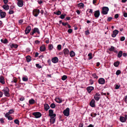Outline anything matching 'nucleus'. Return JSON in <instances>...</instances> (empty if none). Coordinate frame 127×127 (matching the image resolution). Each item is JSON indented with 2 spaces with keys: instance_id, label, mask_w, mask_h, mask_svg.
<instances>
[{
  "instance_id": "1",
  "label": "nucleus",
  "mask_w": 127,
  "mask_h": 127,
  "mask_svg": "<svg viewBox=\"0 0 127 127\" xmlns=\"http://www.w3.org/2000/svg\"><path fill=\"white\" fill-rule=\"evenodd\" d=\"M2 91L4 92V94L6 96L9 97V89L8 88L6 87L4 88L2 90Z\"/></svg>"
},
{
  "instance_id": "2",
  "label": "nucleus",
  "mask_w": 127,
  "mask_h": 127,
  "mask_svg": "<svg viewBox=\"0 0 127 127\" xmlns=\"http://www.w3.org/2000/svg\"><path fill=\"white\" fill-rule=\"evenodd\" d=\"M109 10V9L108 7H103L102 8L101 13L103 14H107Z\"/></svg>"
},
{
  "instance_id": "3",
  "label": "nucleus",
  "mask_w": 127,
  "mask_h": 127,
  "mask_svg": "<svg viewBox=\"0 0 127 127\" xmlns=\"http://www.w3.org/2000/svg\"><path fill=\"white\" fill-rule=\"evenodd\" d=\"M32 32H30V34L31 35H33L34 33L37 32L38 34H39L40 33L39 29L37 28H35L33 29L32 30Z\"/></svg>"
},
{
  "instance_id": "4",
  "label": "nucleus",
  "mask_w": 127,
  "mask_h": 127,
  "mask_svg": "<svg viewBox=\"0 0 127 127\" xmlns=\"http://www.w3.org/2000/svg\"><path fill=\"white\" fill-rule=\"evenodd\" d=\"M40 12V10L38 9H34L33 11V14L34 16L37 17Z\"/></svg>"
},
{
  "instance_id": "5",
  "label": "nucleus",
  "mask_w": 127,
  "mask_h": 127,
  "mask_svg": "<svg viewBox=\"0 0 127 127\" xmlns=\"http://www.w3.org/2000/svg\"><path fill=\"white\" fill-rule=\"evenodd\" d=\"M63 113L65 116H68L69 115V108H67L65 110H64Z\"/></svg>"
},
{
  "instance_id": "6",
  "label": "nucleus",
  "mask_w": 127,
  "mask_h": 127,
  "mask_svg": "<svg viewBox=\"0 0 127 127\" xmlns=\"http://www.w3.org/2000/svg\"><path fill=\"white\" fill-rule=\"evenodd\" d=\"M100 95L99 93H96L94 95V98L96 100L98 101L100 98Z\"/></svg>"
},
{
  "instance_id": "7",
  "label": "nucleus",
  "mask_w": 127,
  "mask_h": 127,
  "mask_svg": "<svg viewBox=\"0 0 127 127\" xmlns=\"http://www.w3.org/2000/svg\"><path fill=\"white\" fill-rule=\"evenodd\" d=\"M33 115L36 118H38L40 117L41 116V113L39 112H36L33 113Z\"/></svg>"
},
{
  "instance_id": "8",
  "label": "nucleus",
  "mask_w": 127,
  "mask_h": 127,
  "mask_svg": "<svg viewBox=\"0 0 127 127\" xmlns=\"http://www.w3.org/2000/svg\"><path fill=\"white\" fill-rule=\"evenodd\" d=\"M119 31L117 30H115L113 31V33L112 34V36L113 37H115L116 35L118 34Z\"/></svg>"
},
{
  "instance_id": "9",
  "label": "nucleus",
  "mask_w": 127,
  "mask_h": 127,
  "mask_svg": "<svg viewBox=\"0 0 127 127\" xmlns=\"http://www.w3.org/2000/svg\"><path fill=\"white\" fill-rule=\"evenodd\" d=\"M94 16L95 17L97 18L99 17L100 14V12L99 10L94 11Z\"/></svg>"
},
{
  "instance_id": "10",
  "label": "nucleus",
  "mask_w": 127,
  "mask_h": 127,
  "mask_svg": "<svg viewBox=\"0 0 127 127\" xmlns=\"http://www.w3.org/2000/svg\"><path fill=\"white\" fill-rule=\"evenodd\" d=\"M31 27L30 26H28L26 28L25 32L26 34H27L29 33L31 30Z\"/></svg>"
},
{
  "instance_id": "11",
  "label": "nucleus",
  "mask_w": 127,
  "mask_h": 127,
  "mask_svg": "<svg viewBox=\"0 0 127 127\" xmlns=\"http://www.w3.org/2000/svg\"><path fill=\"white\" fill-rule=\"evenodd\" d=\"M17 5L20 7H22L23 5V1L22 0H17Z\"/></svg>"
},
{
  "instance_id": "12",
  "label": "nucleus",
  "mask_w": 127,
  "mask_h": 127,
  "mask_svg": "<svg viewBox=\"0 0 127 127\" xmlns=\"http://www.w3.org/2000/svg\"><path fill=\"white\" fill-rule=\"evenodd\" d=\"M98 81L99 84H103L105 83V79L102 78H100L99 79Z\"/></svg>"
},
{
  "instance_id": "13",
  "label": "nucleus",
  "mask_w": 127,
  "mask_h": 127,
  "mask_svg": "<svg viewBox=\"0 0 127 127\" xmlns=\"http://www.w3.org/2000/svg\"><path fill=\"white\" fill-rule=\"evenodd\" d=\"M95 102L94 99H92L90 103V106L93 107H95Z\"/></svg>"
},
{
  "instance_id": "14",
  "label": "nucleus",
  "mask_w": 127,
  "mask_h": 127,
  "mask_svg": "<svg viewBox=\"0 0 127 127\" xmlns=\"http://www.w3.org/2000/svg\"><path fill=\"white\" fill-rule=\"evenodd\" d=\"M51 60L52 62L54 63H56L58 62V59L57 57H55L53 58Z\"/></svg>"
},
{
  "instance_id": "15",
  "label": "nucleus",
  "mask_w": 127,
  "mask_h": 127,
  "mask_svg": "<svg viewBox=\"0 0 127 127\" xmlns=\"http://www.w3.org/2000/svg\"><path fill=\"white\" fill-rule=\"evenodd\" d=\"M94 89V88L92 86H89L87 87V90L88 93H90L91 91Z\"/></svg>"
},
{
  "instance_id": "16",
  "label": "nucleus",
  "mask_w": 127,
  "mask_h": 127,
  "mask_svg": "<svg viewBox=\"0 0 127 127\" xmlns=\"http://www.w3.org/2000/svg\"><path fill=\"white\" fill-rule=\"evenodd\" d=\"M63 52L65 55L67 56L69 53V51L67 48L64 49L63 50Z\"/></svg>"
},
{
  "instance_id": "17",
  "label": "nucleus",
  "mask_w": 127,
  "mask_h": 127,
  "mask_svg": "<svg viewBox=\"0 0 127 127\" xmlns=\"http://www.w3.org/2000/svg\"><path fill=\"white\" fill-rule=\"evenodd\" d=\"M2 7L5 10H8L9 8V6L6 4L3 5Z\"/></svg>"
},
{
  "instance_id": "18",
  "label": "nucleus",
  "mask_w": 127,
  "mask_h": 127,
  "mask_svg": "<svg viewBox=\"0 0 127 127\" xmlns=\"http://www.w3.org/2000/svg\"><path fill=\"white\" fill-rule=\"evenodd\" d=\"M44 109L46 111H47L50 108V107L47 104H45L44 105Z\"/></svg>"
},
{
  "instance_id": "19",
  "label": "nucleus",
  "mask_w": 127,
  "mask_h": 127,
  "mask_svg": "<svg viewBox=\"0 0 127 127\" xmlns=\"http://www.w3.org/2000/svg\"><path fill=\"white\" fill-rule=\"evenodd\" d=\"M6 15V13L5 12L2 11L0 13V16L1 18H4Z\"/></svg>"
},
{
  "instance_id": "20",
  "label": "nucleus",
  "mask_w": 127,
  "mask_h": 127,
  "mask_svg": "<svg viewBox=\"0 0 127 127\" xmlns=\"http://www.w3.org/2000/svg\"><path fill=\"white\" fill-rule=\"evenodd\" d=\"M10 46L11 48H16L18 47V45L16 44H12L10 45Z\"/></svg>"
},
{
  "instance_id": "21",
  "label": "nucleus",
  "mask_w": 127,
  "mask_h": 127,
  "mask_svg": "<svg viewBox=\"0 0 127 127\" xmlns=\"http://www.w3.org/2000/svg\"><path fill=\"white\" fill-rule=\"evenodd\" d=\"M120 121L122 122H124L126 121V119H125V117L122 116L120 117Z\"/></svg>"
},
{
  "instance_id": "22",
  "label": "nucleus",
  "mask_w": 127,
  "mask_h": 127,
  "mask_svg": "<svg viewBox=\"0 0 127 127\" xmlns=\"http://www.w3.org/2000/svg\"><path fill=\"white\" fill-rule=\"evenodd\" d=\"M0 82L3 84L5 83L4 78L2 76L0 77Z\"/></svg>"
},
{
  "instance_id": "23",
  "label": "nucleus",
  "mask_w": 127,
  "mask_h": 127,
  "mask_svg": "<svg viewBox=\"0 0 127 127\" xmlns=\"http://www.w3.org/2000/svg\"><path fill=\"white\" fill-rule=\"evenodd\" d=\"M40 49L41 51H44L46 50L45 47L44 46H40Z\"/></svg>"
},
{
  "instance_id": "24",
  "label": "nucleus",
  "mask_w": 127,
  "mask_h": 127,
  "mask_svg": "<svg viewBox=\"0 0 127 127\" xmlns=\"http://www.w3.org/2000/svg\"><path fill=\"white\" fill-rule=\"evenodd\" d=\"M55 100L58 103H61L62 102V99L59 98H56Z\"/></svg>"
},
{
  "instance_id": "25",
  "label": "nucleus",
  "mask_w": 127,
  "mask_h": 127,
  "mask_svg": "<svg viewBox=\"0 0 127 127\" xmlns=\"http://www.w3.org/2000/svg\"><path fill=\"white\" fill-rule=\"evenodd\" d=\"M56 118H51L50 119V122L52 124H54Z\"/></svg>"
},
{
  "instance_id": "26",
  "label": "nucleus",
  "mask_w": 127,
  "mask_h": 127,
  "mask_svg": "<svg viewBox=\"0 0 127 127\" xmlns=\"http://www.w3.org/2000/svg\"><path fill=\"white\" fill-rule=\"evenodd\" d=\"M54 14L57 15H61V12L60 10H58L57 11H55L54 12Z\"/></svg>"
},
{
  "instance_id": "27",
  "label": "nucleus",
  "mask_w": 127,
  "mask_h": 127,
  "mask_svg": "<svg viewBox=\"0 0 127 127\" xmlns=\"http://www.w3.org/2000/svg\"><path fill=\"white\" fill-rule=\"evenodd\" d=\"M70 55L71 57H72L75 56V53L73 51H71L70 53Z\"/></svg>"
},
{
  "instance_id": "28",
  "label": "nucleus",
  "mask_w": 127,
  "mask_h": 127,
  "mask_svg": "<svg viewBox=\"0 0 127 127\" xmlns=\"http://www.w3.org/2000/svg\"><path fill=\"white\" fill-rule=\"evenodd\" d=\"M120 63V62L117 61L114 63V65L116 67H117L118 66Z\"/></svg>"
},
{
  "instance_id": "29",
  "label": "nucleus",
  "mask_w": 127,
  "mask_h": 127,
  "mask_svg": "<svg viewBox=\"0 0 127 127\" xmlns=\"http://www.w3.org/2000/svg\"><path fill=\"white\" fill-rule=\"evenodd\" d=\"M123 54V51H120L119 52L118 55L117 57H118L120 58L121 57L122 55Z\"/></svg>"
},
{
  "instance_id": "30",
  "label": "nucleus",
  "mask_w": 127,
  "mask_h": 127,
  "mask_svg": "<svg viewBox=\"0 0 127 127\" xmlns=\"http://www.w3.org/2000/svg\"><path fill=\"white\" fill-rule=\"evenodd\" d=\"M84 4L83 3H81L78 4V6L80 8H83L84 7Z\"/></svg>"
},
{
  "instance_id": "31",
  "label": "nucleus",
  "mask_w": 127,
  "mask_h": 127,
  "mask_svg": "<svg viewBox=\"0 0 127 127\" xmlns=\"http://www.w3.org/2000/svg\"><path fill=\"white\" fill-rule=\"evenodd\" d=\"M29 102L30 104H33L35 102V101L33 99H30L29 101Z\"/></svg>"
},
{
  "instance_id": "32",
  "label": "nucleus",
  "mask_w": 127,
  "mask_h": 127,
  "mask_svg": "<svg viewBox=\"0 0 127 127\" xmlns=\"http://www.w3.org/2000/svg\"><path fill=\"white\" fill-rule=\"evenodd\" d=\"M31 57L29 56H27L26 57V59L27 62H30L31 61Z\"/></svg>"
},
{
  "instance_id": "33",
  "label": "nucleus",
  "mask_w": 127,
  "mask_h": 127,
  "mask_svg": "<svg viewBox=\"0 0 127 127\" xmlns=\"http://www.w3.org/2000/svg\"><path fill=\"white\" fill-rule=\"evenodd\" d=\"M53 111L52 109H50L49 110V116H52V114H53Z\"/></svg>"
},
{
  "instance_id": "34",
  "label": "nucleus",
  "mask_w": 127,
  "mask_h": 127,
  "mask_svg": "<svg viewBox=\"0 0 127 127\" xmlns=\"http://www.w3.org/2000/svg\"><path fill=\"white\" fill-rule=\"evenodd\" d=\"M66 15L64 13H63L59 17L61 19H64L65 17V16H66Z\"/></svg>"
},
{
  "instance_id": "35",
  "label": "nucleus",
  "mask_w": 127,
  "mask_h": 127,
  "mask_svg": "<svg viewBox=\"0 0 127 127\" xmlns=\"http://www.w3.org/2000/svg\"><path fill=\"white\" fill-rule=\"evenodd\" d=\"M53 46L52 44H50L48 45V49L50 50H52L53 48Z\"/></svg>"
},
{
  "instance_id": "36",
  "label": "nucleus",
  "mask_w": 127,
  "mask_h": 127,
  "mask_svg": "<svg viewBox=\"0 0 127 127\" xmlns=\"http://www.w3.org/2000/svg\"><path fill=\"white\" fill-rule=\"evenodd\" d=\"M67 78V77L66 75H64L62 77L61 79L63 80H65Z\"/></svg>"
},
{
  "instance_id": "37",
  "label": "nucleus",
  "mask_w": 127,
  "mask_h": 127,
  "mask_svg": "<svg viewBox=\"0 0 127 127\" xmlns=\"http://www.w3.org/2000/svg\"><path fill=\"white\" fill-rule=\"evenodd\" d=\"M114 49H115V48L113 46H111L110 48L109 49V50L110 51H113L114 50Z\"/></svg>"
},
{
  "instance_id": "38",
  "label": "nucleus",
  "mask_w": 127,
  "mask_h": 127,
  "mask_svg": "<svg viewBox=\"0 0 127 127\" xmlns=\"http://www.w3.org/2000/svg\"><path fill=\"white\" fill-rule=\"evenodd\" d=\"M92 54L91 53H89L88 54V56L89 57V60H90L93 57H92Z\"/></svg>"
},
{
  "instance_id": "39",
  "label": "nucleus",
  "mask_w": 127,
  "mask_h": 127,
  "mask_svg": "<svg viewBox=\"0 0 127 127\" xmlns=\"http://www.w3.org/2000/svg\"><path fill=\"white\" fill-rule=\"evenodd\" d=\"M14 122L16 124L19 125V121L18 119H16L14 120Z\"/></svg>"
},
{
  "instance_id": "40",
  "label": "nucleus",
  "mask_w": 127,
  "mask_h": 127,
  "mask_svg": "<svg viewBox=\"0 0 127 127\" xmlns=\"http://www.w3.org/2000/svg\"><path fill=\"white\" fill-rule=\"evenodd\" d=\"M28 78L27 77H23L22 78V80L24 81H28Z\"/></svg>"
},
{
  "instance_id": "41",
  "label": "nucleus",
  "mask_w": 127,
  "mask_h": 127,
  "mask_svg": "<svg viewBox=\"0 0 127 127\" xmlns=\"http://www.w3.org/2000/svg\"><path fill=\"white\" fill-rule=\"evenodd\" d=\"M92 76L95 78L97 79L98 77L96 75V74L95 73L93 74Z\"/></svg>"
},
{
  "instance_id": "42",
  "label": "nucleus",
  "mask_w": 127,
  "mask_h": 127,
  "mask_svg": "<svg viewBox=\"0 0 127 127\" xmlns=\"http://www.w3.org/2000/svg\"><path fill=\"white\" fill-rule=\"evenodd\" d=\"M13 78L14 79H13V81H11V82L12 83L13 82L15 83H16L17 82V80L16 78L14 77Z\"/></svg>"
},
{
  "instance_id": "43",
  "label": "nucleus",
  "mask_w": 127,
  "mask_h": 127,
  "mask_svg": "<svg viewBox=\"0 0 127 127\" xmlns=\"http://www.w3.org/2000/svg\"><path fill=\"white\" fill-rule=\"evenodd\" d=\"M52 108H54L55 107V105L54 103H52L50 106Z\"/></svg>"
},
{
  "instance_id": "44",
  "label": "nucleus",
  "mask_w": 127,
  "mask_h": 127,
  "mask_svg": "<svg viewBox=\"0 0 127 127\" xmlns=\"http://www.w3.org/2000/svg\"><path fill=\"white\" fill-rule=\"evenodd\" d=\"M36 66L37 67L39 68H42L41 66L39 64H36Z\"/></svg>"
},
{
  "instance_id": "45",
  "label": "nucleus",
  "mask_w": 127,
  "mask_h": 127,
  "mask_svg": "<svg viewBox=\"0 0 127 127\" xmlns=\"http://www.w3.org/2000/svg\"><path fill=\"white\" fill-rule=\"evenodd\" d=\"M121 73V71L120 70H117L116 72V74L117 75H118Z\"/></svg>"
},
{
  "instance_id": "46",
  "label": "nucleus",
  "mask_w": 127,
  "mask_h": 127,
  "mask_svg": "<svg viewBox=\"0 0 127 127\" xmlns=\"http://www.w3.org/2000/svg\"><path fill=\"white\" fill-rule=\"evenodd\" d=\"M57 48L58 50H60L61 49V45L60 44L58 45L57 46Z\"/></svg>"
},
{
  "instance_id": "47",
  "label": "nucleus",
  "mask_w": 127,
  "mask_h": 127,
  "mask_svg": "<svg viewBox=\"0 0 127 127\" xmlns=\"http://www.w3.org/2000/svg\"><path fill=\"white\" fill-rule=\"evenodd\" d=\"M91 116L93 117H95L96 115V113H91Z\"/></svg>"
},
{
  "instance_id": "48",
  "label": "nucleus",
  "mask_w": 127,
  "mask_h": 127,
  "mask_svg": "<svg viewBox=\"0 0 127 127\" xmlns=\"http://www.w3.org/2000/svg\"><path fill=\"white\" fill-rule=\"evenodd\" d=\"M14 112V110L13 109H10L9 110L8 112L10 114H12Z\"/></svg>"
},
{
  "instance_id": "49",
  "label": "nucleus",
  "mask_w": 127,
  "mask_h": 127,
  "mask_svg": "<svg viewBox=\"0 0 127 127\" xmlns=\"http://www.w3.org/2000/svg\"><path fill=\"white\" fill-rule=\"evenodd\" d=\"M4 119L3 118H1L0 119V122L1 124H3L4 123Z\"/></svg>"
},
{
  "instance_id": "50",
  "label": "nucleus",
  "mask_w": 127,
  "mask_h": 127,
  "mask_svg": "<svg viewBox=\"0 0 127 127\" xmlns=\"http://www.w3.org/2000/svg\"><path fill=\"white\" fill-rule=\"evenodd\" d=\"M52 116H50V118H55L54 117L56 116V115L55 114H52Z\"/></svg>"
},
{
  "instance_id": "51",
  "label": "nucleus",
  "mask_w": 127,
  "mask_h": 127,
  "mask_svg": "<svg viewBox=\"0 0 127 127\" xmlns=\"http://www.w3.org/2000/svg\"><path fill=\"white\" fill-rule=\"evenodd\" d=\"M112 19V18L111 17H109L108 18L107 20V21H110Z\"/></svg>"
},
{
  "instance_id": "52",
  "label": "nucleus",
  "mask_w": 127,
  "mask_h": 127,
  "mask_svg": "<svg viewBox=\"0 0 127 127\" xmlns=\"http://www.w3.org/2000/svg\"><path fill=\"white\" fill-rule=\"evenodd\" d=\"M124 100L126 103H127V95L124 98Z\"/></svg>"
},
{
  "instance_id": "53",
  "label": "nucleus",
  "mask_w": 127,
  "mask_h": 127,
  "mask_svg": "<svg viewBox=\"0 0 127 127\" xmlns=\"http://www.w3.org/2000/svg\"><path fill=\"white\" fill-rule=\"evenodd\" d=\"M72 32V30L71 29H69L67 31V32L68 33H71Z\"/></svg>"
},
{
  "instance_id": "54",
  "label": "nucleus",
  "mask_w": 127,
  "mask_h": 127,
  "mask_svg": "<svg viewBox=\"0 0 127 127\" xmlns=\"http://www.w3.org/2000/svg\"><path fill=\"white\" fill-rule=\"evenodd\" d=\"M70 17H66V18L65 19V21L66 20H70Z\"/></svg>"
},
{
  "instance_id": "55",
  "label": "nucleus",
  "mask_w": 127,
  "mask_h": 127,
  "mask_svg": "<svg viewBox=\"0 0 127 127\" xmlns=\"http://www.w3.org/2000/svg\"><path fill=\"white\" fill-rule=\"evenodd\" d=\"M3 41V43H4L6 44L8 43V41L7 39H5Z\"/></svg>"
},
{
  "instance_id": "56",
  "label": "nucleus",
  "mask_w": 127,
  "mask_h": 127,
  "mask_svg": "<svg viewBox=\"0 0 127 127\" xmlns=\"http://www.w3.org/2000/svg\"><path fill=\"white\" fill-rule=\"evenodd\" d=\"M125 39V38L124 36L120 38V40L121 41H124Z\"/></svg>"
},
{
  "instance_id": "57",
  "label": "nucleus",
  "mask_w": 127,
  "mask_h": 127,
  "mask_svg": "<svg viewBox=\"0 0 127 127\" xmlns=\"http://www.w3.org/2000/svg\"><path fill=\"white\" fill-rule=\"evenodd\" d=\"M10 114L9 113L7 112V113L5 114V116L6 117H9V115Z\"/></svg>"
},
{
  "instance_id": "58",
  "label": "nucleus",
  "mask_w": 127,
  "mask_h": 127,
  "mask_svg": "<svg viewBox=\"0 0 127 127\" xmlns=\"http://www.w3.org/2000/svg\"><path fill=\"white\" fill-rule=\"evenodd\" d=\"M89 82L91 85H92L93 84V80L91 79L90 80Z\"/></svg>"
},
{
  "instance_id": "59",
  "label": "nucleus",
  "mask_w": 127,
  "mask_h": 127,
  "mask_svg": "<svg viewBox=\"0 0 127 127\" xmlns=\"http://www.w3.org/2000/svg\"><path fill=\"white\" fill-rule=\"evenodd\" d=\"M48 63L49 64V65H51V61L50 59L48 60L47 61Z\"/></svg>"
},
{
  "instance_id": "60",
  "label": "nucleus",
  "mask_w": 127,
  "mask_h": 127,
  "mask_svg": "<svg viewBox=\"0 0 127 127\" xmlns=\"http://www.w3.org/2000/svg\"><path fill=\"white\" fill-rule=\"evenodd\" d=\"M8 119L9 120H12L13 119V118L11 116H9L7 117Z\"/></svg>"
},
{
  "instance_id": "61",
  "label": "nucleus",
  "mask_w": 127,
  "mask_h": 127,
  "mask_svg": "<svg viewBox=\"0 0 127 127\" xmlns=\"http://www.w3.org/2000/svg\"><path fill=\"white\" fill-rule=\"evenodd\" d=\"M119 15L118 14H116L114 16V17L116 19L117 18L119 17Z\"/></svg>"
},
{
  "instance_id": "62",
  "label": "nucleus",
  "mask_w": 127,
  "mask_h": 127,
  "mask_svg": "<svg viewBox=\"0 0 127 127\" xmlns=\"http://www.w3.org/2000/svg\"><path fill=\"white\" fill-rule=\"evenodd\" d=\"M85 34L87 35L89 34L90 33L89 31L88 30H87V31H85Z\"/></svg>"
},
{
  "instance_id": "63",
  "label": "nucleus",
  "mask_w": 127,
  "mask_h": 127,
  "mask_svg": "<svg viewBox=\"0 0 127 127\" xmlns=\"http://www.w3.org/2000/svg\"><path fill=\"white\" fill-rule=\"evenodd\" d=\"M14 13V11L13 10H9V13L11 14H12Z\"/></svg>"
},
{
  "instance_id": "64",
  "label": "nucleus",
  "mask_w": 127,
  "mask_h": 127,
  "mask_svg": "<svg viewBox=\"0 0 127 127\" xmlns=\"http://www.w3.org/2000/svg\"><path fill=\"white\" fill-rule=\"evenodd\" d=\"M83 124L82 123H80V124L78 127H83Z\"/></svg>"
}]
</instances>
